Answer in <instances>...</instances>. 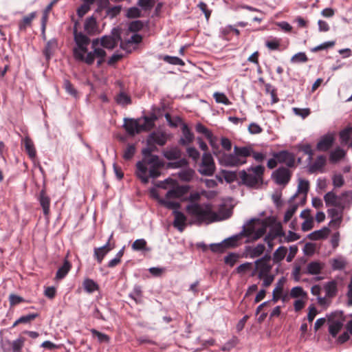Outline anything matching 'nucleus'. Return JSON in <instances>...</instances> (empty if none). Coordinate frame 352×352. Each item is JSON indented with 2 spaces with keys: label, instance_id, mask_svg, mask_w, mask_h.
Masks as SVG:
<instances>
[{
  "label": "nucleus",
  "instance_id": "obj_39",
  "mask_svg": "<svg viewBox=\"0 0 352 352\" xmlns=\"http://www.w3.org/2000/svg\"><path fill=\"white\" fill-rule=\"evenodd\" d=\"M25 338L22 336L13 341H12V352H22V349L24 346Z\"/></svg>",
  "mask_w": 352,
  "mask_h": 352
},
{
  "label": "nucleus",
  "instance_id": "obj_35",
  "mask_svg": "<svg viewBox=\"0 0 352 352\" xmlns=\"http://www.w3.org/2000/svg\"><path fill=\"white\" fill-rule=\"evenodd\" d=\"M287 252V249L285 246H280L273 254V261L275 263H278L282 261L285 257Z\"/></svg>",
  "mask_w": 352,
  "mask_h": 352
},
{
  "label": "nucleus",
  "instance_id": "obj_63",
  "mask_svg": "<svg viewBox=\"0 0 352 352\" xmlns=\"http://www.w3.org/2000/svg\"><path fill=\"white\" fill-rule=\"evenodd\" d=\"M126 16L129 19L138 18L141 16V11L137 7H131L127 10Z\"/></svg>",
  "mask_w": 352,
  "mask_h": 352
},
{
  "label": "nucleus",
  "instance_id": "obj_50",
  "mask_svg": "<svg viewBox=\"0 0 352 352\" xmlns=\"http://www.w3.org/2000/svg\"><path fill=\"white\" fill-rule=\"evenodd\" d=\"M298 150L308 155V160L311 161L314 156V151L309 144H300Z\"/></svg>",
  "mask_w": 352,
  "mask_h": 352
},
{
  "label": "nucleus",
  "instance_id": "obj_4",
  "mask_svg": "<svg viewBox=\"0 0 352 352\" xmlns=\"http://www.w3.org/2000/svg\"><path fill=\"white\" fill-rule=\"evenodd\" d=\"M186 210L198 225L209 224L217 220V216L209 204H189L186 206Z\"/></svg>",
  "mask_w": 352,
  "mask_h": 352
},
{
  "label": "nucleus",
  "instance_id": "obj_27",
  "mask_svg": "<svg viewBox=\"0 0 352 352\" xmlns=\"http://www.w3.org/2000/svg\"><path fill=\"white\" fill-rule=\"evenodd\" d=\"M324 267V264L318 261H311L307 265V273L311 275L320 274Z\"/></svg>",
  "mask_w": 352,
  "mask_h": 352
},
{
  "label": "nucleus",
  "instance_id": "obj_19",
  "mask_svg": "<svg viewBox=\"0 0 352 352\" xmlns=\"http://www.w3.org/2000/svg\"><path fill=\"white\" fill-rule=\"evenodd\" d=\"M182 137L179 140V144L186 146L193 142L195 135L189 129L188 126L185 123L182 124Z\"/></svg>",
  "mask_w": 352,
  "mask_h": 352
},
{
  "label": "nucleus",
  "instance_id": "obj_44",
  "mask_svg": "<svg viewBox=\"0 0 352 352\" xmlns=\"http://www.w3.org/2000/svg\"><path fill=\"white\" fill-rule=\"evenodd\" d=\"M342 327V323L340 321H334L331 322L329 326V332L332 336V337L335 338L338 332Z\"/></svg>",
  "mask_w": 352,
  "mask_h": 352
},
{
  "label": "nucleus",
  "instance_id": "obj_40",
  "mask_svg": "<svg viewBox=\"0 0 352 352\" xmlns=\"http://www.w3.org/2000/svg\"><path fill=\"white\" fill-rule=\"evenodd\" d=\"M164 156L168 160H177L181 156V151L179 148H172L164 153Z\"/></svg>",
  "mask_w": 352,
  "mask_h": 352
},
{
  "label": "nucleus",
  "instance_id": "obj_49",
  "mask_svg": "<svg viewBox=\"0 0 352 352\" xmlns=\"http://www.w3.org/2000/svg\"><path fill=\"white\" fill-rule=\"evenodd\" d=\"M146 241L144 239H139L135 240L132 244V249L135 251H140V250H148L146 248Z\"/></svg>",
  "mask_w": 352,
  "mask_h": 352
},
{
  "label": "nucleus",
  "instance_id": "obj_55",
  "mask_svg": "<svg viewBox=\"0 0 352 352\" xmlns=\"http://www.w3.org/2000/svg\"><path fill=\"white\" fill-rule=\"evenodd\" d=\"M283 237H284L283 241L280 239V243L281 242L290 243V242L296 241L300 238V236L298 234L289 230L287 234V235L285 234V236Z\"/></svg>",
  "mask_w": 352,
  "mask_h": 352
},
{
  "label": "nucleus",
  "instance_id": "obj_6",
  "mask_svg": "<svg viewBox=\"0 0 352 352\" xmlns=\"http://www.w3.org/2000/svg\"><path fill=\"white\" fill-rule=\"evenodd\" d=\"M157 187L167 189L164 199L171 201L170 199H179L182 201L184 196L186 195L190 190L188 185L176 184L173 179H166L164 181L159 182L156 184Z\"/></svg>",
  "mask_w": 352,
  "mask_h": 352
},
{
  "label": "nucleus",
  "instance_id": "obj_33",
  "mask_svg": "<svg viewBox=\"0 0 352 352\" xmlns=\"http://www.w3.org/2000/svg\"><path fill=\"white\" fill-rule=\"evenodd\" d=\"M71 267L70 263L67 260H65L63 265H61L56 272V278L58 280L64 278L69 272Z\"/></svg>",
  "mask_w": 352,
  "mask_h": 352
},
{
  "label": "nucleus",
  "instance_id": "obj_46",
  "mask_svg": "<svg viewBox=\"0 0 352 352\" xmlns=\"http://www.w3.org/2000/svg\"><path fill=\"white\" fill-rule=\"evenodd\" d=\"M264 86L265 93L270 94L271 96L272 103L277 102L278 101V98L276 96V89L275 87L270 83H265Z\"/></svg>",
  "mask_w": 352,
  "mask_h": 352
},
{
  "label": "nucleus",
  "instance_id": "obj_28",
  "mask_svg": "<svg viewBox=\"0 0 352 352\" xmlns=\"http://www.w3.org/2000/svg\"><path fill=\"white\" fill-rule=\"evenodd\" d=\"M142 41V36L138 34H133L126 41H122L120 42V48L124 50H127V48L130 44L138 45Z\"/></svg>",
  "mask_w": 352,
  "mask_h": 352
},
{
  "label": "nucleus",
  "instance_id": "obj_48",
  "mask_svg": "<svg viewBox=\"0 0 352 352\" xmlns=\"http://www.w3.org/2000/svg\"><path fill=\"white\" fill-rule=\"evenodd\" d=\"M136 149L134 144H128L123 153V158L125 160H130L134 156Z\"/></svg>",
  "mask_w": 352,
  "mask_h": 352
},
{
  "label": "nucleus",
  "instance_id": "obj_18",
  "mask_svg": "<svg viewBox=\"0 0 352 352\" xmlns=\"http://www.w3.org/2000/svg\"><path fill=\"white\" fill-rule=\"evenodd\" d=\"M334 137L331 133H327L322 136L316 145V149L318 151H327L333 145Z\"/></svg>",
  "mask_w": 352,
  "mask_h": 352
},
{
  "label": "nucleus",
  "instance_id": "obj_7",
  "mask_svg": "<svg viewBox=\"0 0 352 352\" xmlns=\"http://www.w3.org/2000/svg\"><path fill=\"white\" fill-rule=\"evenodd\" d=\"M265 167L258 165L250 167L247 170H243L239 172V177L242 183L246 186L257 188L263 183V176Z\"/></svg>",
  "mask_w": 352,
  "mask_h": 352
},
{
  "label": "nucleus",
  "instance_id": "obj_9",
  "mask_svg": "<svg viewBox=\"0 0 352 352\" xmlns=\"http://www.w3.org/2000/svg\"><path fill=\"white\" fill-rule=\"evenodd\" d=\"M270 219H262L256 220L253 225L245 228L243 226V232H245V236L253 239L257 240L261 238L266 232L267 228L271 224Z\"/></svg>",
  "mask_w": 352,
  "mask_h": 352
},
{
  "label": "nucleus",
  "instance_id": "obj_10",
  "mask_svg": "<svg viewBox=\"0 0 352 352\" xmlns=\"http://www.w3.org/2000/svg\"><path fill=\"white\" fill-rule=\"evenodd\" d=\"M215 170V163L212 155L209 153H204L199 166V173L204 176H212L214 173Z\"/></svg>",
  "mask_w": 352,
  "mask_h": 352
},
{
  "label": "nucleus",
  "instance_id": "obj_61",
  "mask_svg": "<svg viewBox=\"0 0 352 352\" xmlns=\"http://www.w3.org/2000/svg\"><path fill=\"white\" fill-rule=\"evenodd\" d=\"M352 127L346 128L340 133V138L342 142L346 143L351 138Z\"/></svg>",
  "mask_w": 352,
  "mask_h": 352
},
{
  "label": "nucleus",
  "instance_id": "obj_37",
  "mask_svg": "<svg viewBox=\"0 0 352 352\" xmlns=\"http://www.w3.org/2000/svg\"><path fill=\"white\" fill-rule=\"evenodd\" d=\"M160 58L163 60L164 62L173 65H181L184 66L185 65L183 60L177 56H171L168 55L160 56Z\"/></svg>",
  "mask_w": 352,
  "mask_h": 352
},
{
  "label": "nucleus",
  "instance_id": "obj_54",
  "mask_svg": "<svg viewBox=\"0 0 352 352\" xmlns=\"http://www.w3.org/2000/svg\"><path fill=\"white\" fill-rule=\"evenodd\" d=\"M213 97L217 103H221L226 105H229L230 102L227 96L223 93L215 92Z\"/></svg>",
  "mask_w": 352,
  "mask_h": 352
},
{
  "label": "nucleus",
  "instance_id": "obj_21",
  "mask_svg": "<svg viewBox=\"0 0 352 352\" xmlns=\"http://www.w3.org/2000/svg\"><path fill=\"white\" fill-rule=\"evenodd\" d=\"M243 236H245V232H243V230L240 233L234 234L222 241L226 250L237 247L239 245V241L241 239Z\"/></svg>",
  "mask_w": 352,
  "mask_h": 352
},
{
  "label": "nucleus",
  "instance_id": "obj_60",
  "mask_svg": "<svg viewBox=\"0 0 352 352\" xmlns=\"http://www.w3.org/2000/svg\"><path fill=\"white\" fill-rule=\"evenodd\" d=\"M290 296L292 298H298L300 296H306L307 294L301 287L296 286L291 289Z\"/></svg>",
  "mask_w": 352,
  "mask_h": 352
},
{
  "label": "nucleus",
  "instance_id": "obj_52",
  "mask_svg": "<svg viewBox=\"0 0 352 352\" xmlns=\"http://www.w3.org/2000/svg\"><path fill=\"white\" fill-rule=\"evenodd\" d=\"M108 253V250H104L100 247L95 248L94 250V256L97 260L98 263H101L103 258Z\"/></svg>",
  "mask_w": 352,
  "mask_h": 352
},
{
  "label": "nucleus",
  "instance_id": "obj_8",
  "mask_svg": "<svg viewBox=\"0 0 352 352\" xmlns=\"http://www.w3.org/2000/svg\"><path fill=\"white\" fill-rule=\"evenodd\" d=\"M324 201L327 207L349 208L352 204V191H345L340 195L329 191L324 195Z\"/></svg>",
  "mask_w": 352,
  "mask_h": 352
},
{
  "label": "nucleus",
  "instance_id": "obj_62",
  "mask_svg": "<svg viewBox=\"0 0 352 352\" xmlns=\"http://www.w3.org/2000/svg\"><path fill=\"white\" fill-rule=\"evenodd\" d=\"M332 182L335 188H340L344 185V179L341 174H336L333 176Z\"/></svg>",
  "mask_w": 352,
  "mask_h": 352
},
{
  "label": "nucleus",
  "instance_id": "obj_43",
  "mask_svg": "<svg viewBox=\"0 0 352 352\" xmlns=\"http://www.w3.org/2000/svg\"><path fill=\"white\" fill-rule=\"evenodd\" d=\"M116 101L118 104L126 106L131 104V98L124 92H120L116 98Z\"/></svg>",
  "mask_w": 352,
  "mask_h": 352
},
{
  "label": "nucleus",
  "instance_id": "obj_16",
  "mask_svg": "<svg viewBox=\"0 0 352 352\" xmlns=\"http://www.w3.org/2000/svg\"><path fill=\"white\" fill-rule=\"evenodd\" d=\"M284 236L285 232L283 230L282 226L278 223L270 229L264 240L267 243L268 246L272 248L273 246L272 241L277 237H282Z\"/></svg>",
  "mask_w": 352,
  "mask_h": 352
},
{
  "label": "nucleus",
  "instance_id": "obj_64",
  "mask_svg": "<svg viewBox=\"0 0 352 352\" xmlns=\"http://www.w3.org/2000/svg\"><path fill=\"white\" fill-rule=\"evenodd\" d=\"M0 344L3 352H12V341L9 339H1Z\"/></svg>",
  "mask_w": 352,
  "mask_h": 352
},
{
  "label": "nucleus",
  "instance_id": "obj_51",
  "mask_svg": "<svg viewBox=\"0 0 352 352\" xmlns=\"http://www.w3.org/2000/svg\"><path fill=\"white\" fill-rule=\"evenodd\" d=\"M155 3V0H138V5L144 11L151 10Z\"/></svg>",
  "mask_w": 352,
  "mask_h": 352
},
{
  "label": "nucleus",
  "instance_id": "obj_3",
  "mask_svg": "<svg viewBox=\"0 0 352 352\" xmlns=\"http://www.w3.org/2000/svg\"><path fill=\"white\" fill-rule=\"evenodd\" d=\"M212 148L213 155L217 157L219 163L226 167H234L242 162L243 157L248 155V149L245 148H239L234 146L233 152L227 153L220 149L217 143V138L213 135L212 138L208 140Z\"/></svg>",
  "mask_w": 352,
  "mask_h": 352
},
{
  "label": "nucleus",
  "instance_id": "obj_59",
  "mask_svg": "<svg viewBox=\"0 0 352 352\" xmlns=\"http://www.w3.org/2000/svg\"><path fill=\"white\" fill-rule=\"evenodd\" d=\"M239 255L236 253H230L224 258V262L230 267H233L236 263Z\"/></svg>",
  "mask_w": 352,
  "mask_h": 352
},
{
  "label": "nucleus",
  "instance_id": "obj_38",
  "mask_svg": "<svg viewBox=\"0 0 352 352\" xmlns=\"http://www.w3.org/2000/svg\"><path fill=\"white\" fill-rule=\"evenodd\" d=\"M35 16V12H31L29 14L25 16L23 18V19L19 23V30H25L27 28V27L30 26Z\"/></svg>",
  "mask_w": 352,
  "mask_h": 352
},
{
  "label": "nucleus",
  "instance_id": "obj_31",
  "mask_svg": "<svg viewBox=\"0 0 352 352\" xmlns=\"http://www.w3.org/2000/svg\"><path fill=\"white\" fill-rule=\"evenodd\" d=\"M327 162L326 157L324 155H319L315 162L310 166V171L312 173L316 171H323V167L325 166Z\"/></svg>",
  "mask_w": 352,
  "mask_h": 352
},
{
  "label": "nucleus",
  "instance_id": "obj_57",
  "mask_svg": "<svg viewBox=\"0 0 352 352\" xmlns=\"http://www.w3.org/2000/svg\"><path fill=\"white\" fill-rule=\"evenodd\" d=\"M292 111L295 115L301 117L302 119L306 118L311 113V111L309 108L300 109L298 107H294Z\"/></svg>",
  "mask_w": 352,
  "mask_h": 352
},
{
  "label": "nucleus",
  "instance_id": "obj_58",
  "mask_svg": "<svg viewBox=\"0 0 352 352\" xmlns=\"http://www.w3.org/2000/svg\"><path fill=\"white\" fill-rule=\"evenodd\" d=\"M144 27L142 21L136 20L131 21L129 25V30L132 32H137L141 30Z\"/></svg>",
  "mask_w": 352,
  "mask_h": 352
},
{
  "label": "nucleus",
  "instance_id": "obj_24",
  "mask_svg": "<svg viewBox=\"0 0 352 352\" xmlns=\"http://www.w3.org/2000/svg\"><path fill=\"white\" fill-rule=\"evenodd\" d=\"M330 264L331 269L333 271H341L345 269L348 264V262L345 257L339 255L335 258H331L330 260Z\"/></svg>",
  "mask_w": 352,
  "mask_h": 352
},
{
  "label": "nucleus",
  "instance_id": "obj_17",
  "mask_svg": "<svg viewBox=\"0 0 352 352\" xmlns=\"http://www.w3.org/2000/svg\"><path fill=\"white\" fill-rule=\"evenodd\" d=\"M121 41V37L119 34H114L113 36L105 35L100 38V45L107 49L112 50L118 44V41Z\"/></svg>",
  "mask_w": 352,
  "mask_h": 352
},
{
  "label": "nucleus",
  "instance_id": "obj_14",
  "mask_svg": "<svg viewBox=\"0 0 352 352\" xmlns=\"http://www.w3.org/2000/svg\"><path fill=\"white\" fill-rule=\"evenodd\" d=\"M289 170L285 167H279L272 173V177L275 182L279 185L287 184L290 179Z\"/></svg>",
  "mask_w": 352,
  "mask_h": 352
},
{
  "label": "nucleus",
  "instance_id": "obj_2",
  "mask_svg": "<svg viewBox=\"0 0 352 352\" xmlns=\"http://www.w3.org/2000/svg\"><path fill=\"white\" fill-rule=\"evenodd\" d=\"M153 151L152 148H144L142 151L143 158L135 164V175L143 184H147L150 177H158L161 174L160 169L164 166L159 156L152 154Z\"/></svg>",
  "mask_w": 352,
  "mask_h": 352
},
{
  "label": "nucleus",
  "instance_id": "obj_41",
  "mask_svg": "<svg viewBox=\"0 0 352 352\" xmlns=\"http://www.w3.org/2000/svg\"><path fill=\"white\" fill-rule=\"evenodd\" d=\"M195 130L198 133L204 135L207 140L212 138V132L201 123L199 122L195 126Z\"/></svg>",
  "mask_w": 352,
  "mask_h": 352
},
{
  "label": "nucleus",
  "instance_id": "obj_26",
  "mask_svg": "<svg viewBox=\"0 0 352 352\" xmlns=\"http://www.w3.org/2000/svg\"><path fill=\"white\" fill-rule=\"evenodd\" d=\"M330 230L324 227L323 228L312 232L308 235V238L312 241H318L325 239L328 236Z\"/></svg>",
  "mask_w": 352,
  "mask_h": 352
},
{
  "label": "nucleus",
  "instance_id": "obj_15",
  "mask_svg": "<svg viewBox=\"0 0 352 352\" xmlns=\"http://www.w3.org/2000/svg\"><path fill=\"white\" fill-rule=\"evenodd\" d=\"M126 131L131 135H134L136 133H140L143 131L144 126L139 123V120L133 118H124V124L123 125Z\"/></svg>",
  "mask_w": 352,
  "mask_h": 352
},
{
  "label": "nucleus",
  "instance_id": "obj_12",
  "mask_svg": "<svg viewBox=\"0 0 352 352\" xmlns=\"http://www.w3.org/2000/svg\"><path fill=\"white\" fill-rule=\"evenodd\" d=\"M83 28L85 32V34H83L88 38H89V36H94L100 33L98 24L96 19L94 16L87 17L85 20Z\"/></svg>",
  "mask_w": 352,
  "mask_h": 352
},
{
  "label": "nucleus",
  "instance_id": "obj_42",
  "mask_svg": "<svg viewBox=\"0 0 352 352\" xmlns=\"http://www.w3.org/2000/svg\"><path fill=\"white\" fill-rule=\"evenodd\" d=\"M63 87H64V89H65L66 92L68 94L71 95L72 96H73L75 98H78V93L77 90L74 87L73 85L69 80H67V79L64 80Z\"/></svg>",
  "mask_w": 352,
  "mask_h": 352
},
{
  "label": "nucleus",
  "instance_id": "obj_30",
  "mask_svg": "<svg viewBox=\"0 0 352 352\" xmlns=\"http://www.w3.org/2000/svg\"><path fill=\"white\" fill-rule=\"evenodd\" d=\"M149 142H153L159 146H164L167 142V137L164 133H152L148 139Z\"/></svg>",
  "mask_w": 352,
  "mask_h": 352
},
{
  "label": "nucleus",
  "instance_id": "obj_45",
  "mask_svg": "<svg viewBox=\"0 0 352 352\" xmlns=\"http://www.w3.org/2000/svg\"><path fill=\"white\" fill-rule=\"evenodd\" d=\"M91 334L98 338L100 343H108L110 340V338L108 335L101 333L95 329H90Z\"/></svg>",
  "mask_w": 352,
  "mask_h": 352
},
{
  "label": "nucleus",
  "instance_id": "obj_34",
  "mask_svg": "<svg viewBox=\"0 0 352 352\" xmlns=\"http://www.w3.org/2000/svg\"><path fill=\"white\" fill-rule=\"evenodd\" d=\"M346 152L338 147L332 151L329 155V160L332 163H336L345 157Z\"/></svg>",
  "mask_w": 352,
  "mask_h": 352
},
{
  "label": "nucleus",
  "instance_id": "obj_25",
  "mask_svg": "<svg viewBox=\"0 0 352 352\" xmlns=\"http://www.w3.org/2000/svg\"><path fill=\"white\" fill-rule=\"evenodd\" d=\"M324 289L326 297L333 298L338 294V283L334 280L329 281L324 285Z\"/></svg>",
  "mask_w": 352,
  "mask_h": 352
},
{
  "label": "nucleus",
  "instance_id": "obj_47",
  "mask_svg": "<svg viewBox=\"0 0 352 352\" xmlns=\"http://www.w3.org/2000/svg\"><path fill=\"white\" fill-rule=\"evenodd\" d=\"M346 208L335 207L327 210L328 215L331 219L343 218V211Z\"/></svg>",
  "mask_w": 352,
  "mask_h": 352
},
{
  "label": "nucleus",
  "instance_id": "obj_13",
  "mask_svg": "<svg viewBox=\"0 0 352 352\" xmlns=\"http://www.w3.org/2000/svg\"><path fill=\"white\" fill-rule=\"evenodd\" d=\"M273 157L277 160L278 163L285 164L287 167H293L295 164V157L294 154L287 151H280L274 153Z\"/></svg>",
  "mask_w": 352,
  "mask_h": 352
},
{
  "label": "nucleus",
  "instance_id": "obj_56",
  "mask_svg": "<svg viewBox=\"0 0 352 352\" xmlns=\"http://www.w3.org/2000/svg\"><path fill=\"white\" fill-rule=\"evenodd\" d=\"M143 119L144 123L141 124L142 126H144L143 131L150 130L154 126V121L156 119L155 116H144Z\"/></svg>",
  "mask_w": 352,
  "mask_h": 352
},
{
  "label": "nucleus",
  "instance_id": "obj_22",
  "mask_svg": "<svg viewBox=\"0 0 352 352\" xmlns=\"http://www.w3.org/2000/svg\"><path fill=\"white\" fill-rule=\"evenodd\" d=\"M38 200L43 208L44 215L47 216L50 214V198L47 195L45 189L41 190Z\"/></svg>",
  "mask_w": 352,
  "mask_h": 352
},
{
  "label": "nucleus",
  "instance_id": "obj_23",
  "mask_svg": "<svg viewBox=\"0 0 352 352\" xmlns=\"http://www.w3.org/2000/svg\"><path fill=\"white\" fill-rule=\"evenodd\" d=\"M265 250V246L263 243H258L256 246H247L245 248V252L247 255L252 258L260 256L263 254Z\"/></svg>",
  "mask_w": 352,
  "mask_h": 352
},
{
  "label": "nucleus",
  "instance_id": "obj_29",
  "mask_svg": "<svg viewBox=\"0 0 352 352\" xmlns=\"http://www.w3.org/2000/svg\"><path fill=\"white\" fill-rule=\"evenodd\" d=\"M23 143L24 144L25 151L27 152L30 158L34 159L36 155V152L32 140L30 137L26 136L23 140Z\"/></svg>",
  "mask_w": 352,
  "mask_h": 352
},
{
  "label": "nucleus",
  "instance_id": "obj_1",
  "mask_svg": "<svg viewBox=\"0 0 352 352\" xmlns=\"http://www.w3.org/2000/svg\"><path fill=\"white\" fill-rule=\"evenodd\" d=\"M80 23L75 21L73 27L74 41L75 47L73 48V56L76 61L83 62L88 65H91L98 58L97 64L100 65L106 56V52L102 48H94L93 51L88 52V46L90 38L79 30Z\"/></svg>",
  "mask_w": 352,
  "mask_h": 352
},
{
  "label": "nucleus",
  "instance_id": "obj_36",
  "mask_svg": "<svg viewBox=\"0 0 352 352\" xmlns=\"http://www.w3.org/2000/svg\"><path fill=\"white\" fill-rule=\"evenodd\" d=\"M83 287L86 292L91 294L99 289L98 285L92 279L86 278L83 281Z\"/></svg>",
  "mask_w": 352,
  "mask_h": 352
},
{
  "label": "nucleus",
  "instance_id": "obj_11",
  "mask_svg": "<svg viewBox=\"0 0 352 352\" xmlns=\"http://www.w3.org/2000/svg\"><path fill=\"white\" fill-rule=\"evenodd\" d=\"M270 261L271 256L268 254H265L254 262L256 270H258V278L262 279V277L271 273L272 265Z\"/></svg>",
  "mask_w": 352,
  "mask_h": 352
},
{
  "label": "nucleus",
  "instance_id": "obj_32",
  "mask_svg": "<svg viewBox=\"0 0 352 352\" xmlns=\"http://www.w3.org/2000/svg\"><path fill=\"white\" fill-rule=\"evenodd\" d=\"M129 297L134 300L136 304H142L143 302L142 287L135 285L132 292L129 294Z\"/></svg>",
  "mask_w": 352,
  "mask_h": 352
},
{
  "label": "nucleus",
  "instance_id": "obj_5",
  "mask_svg": "<svg viewBox=\"0 0 352 352\" xmlns=\"http://www.w3.org/2000/svg\"><path fill=\"white\" fill-rule=\"evenodd\" d=\"M152 196L156 199L158 202L168 209L173 210V214L174 215V221L173 222V226L177 228L179 232H182L186 226V217L185 214L179 210L181 205L177 201H168L160 197L153 188L151 190Z\"/></svg>",
  "mask_w": 352,
  "mask_h": 352
},
{
  "label": "nucleus",
  "instance_id": "obj_53",
  "mask_svg": "<svg viewBox=\"0 0 352 352\" xmlns=\"http://www.w3.org/2000/svg\"><path fill=\"white\" fill-rule=\"evenodd\" d=\"M308 60V58L305 52H298L294 54L292 58L290 61L292 63H305Z\"/></svg>",
  "mask_w": 352,
  "mask_h": 352
},
{
  "label": "nucleus",
  "instance_id": "obj_20",
  "mask_svg": "<svg viewBox=\"0 0 352 352\" xmlns=\"http://www.w3.org/2000/svg\"><path fill=\"white\" fill-rule=\"evenodd\" d=\"M239 148H245L248 149V155L245 156L242 159V162L237 164L235 167L240 166L247 163V157L252 156L253 158L257 162H262L265 159V155L262 153L254 151L253 148L251 146H239Z\"/></svg>",
  "mask_w": 352,
  "mask_h": 352
}]
</instances>
